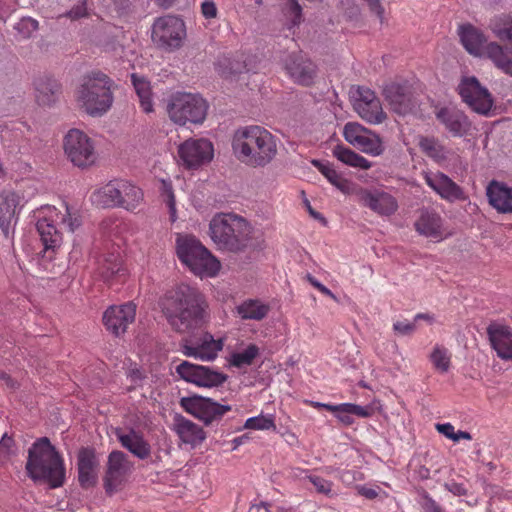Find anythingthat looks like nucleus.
Masks as SVG:
<instances>
[{
  "label": "nucleus",
  "instance_id": "obj_48",
  "mask_svg": "<svg viewBox=\"0 0 512 512\" xmlns=\"http://www.w3.org/2000/svg\"><path fill=\"white\" fill-rule=\"evenodd\" d=\"M16 453L17 448L14 439L4 433L0 440V465L6 463Z\"/></svg>",
  "mask_w": 512,
  "mask_h": 512
},
{
  "label": "nucleus",
  "instance_id": "obj_31",
  "mask_svg": "<svg viewBox=\"0 0 512 512\" xmlns=\"http://www.w3.org/2000/svg\"><path fill=\"white\" fill-rule=\"evenodd\" d=\"M174 425L181 441L193 447L200 445L206 438L202 427L181 415L175 417Z\"/></svg>",
  "mask_w": 512,
  "mask_h": 512
},
{
  "label": "nucleus",
  "instance_id": "obj_54",
  "mask_svg": "<svg viewBox=\"0 0 512 512\" xmlns=\"http://www.w3.org/2000/svg\"><path fill=\"white\" fill-rule=\"evenodd\" d=\"M418 503L423 512H443V508L425 490L420 493Z\"/></svg>",
  "mask_w": 512,
  "mask_h": 512
},
{
  "label": "nucleus",
  "instance_id": "obj_63",
  "mask_svg": "<svg viewBox=\"0 0 512 512\" xmlns=\"http://www.w3.org/2000/svg\"><path fill=\"white\" fill-rule=\"evenodd\" d=\"M155 5L162 9H170L174 7L179 0H152Z\"/></svg>",
  "mask_w": 512,
  "mask_h": 512
},
{
  "label": "nucleus",
  "instance_id": "obj_43",
  "mask_svg": "<svg viewBox=\"0 0 512 512\" xmlns=\"http://www.w3.org/2000/svg\"><path fill=\"white\" fill-rule=\"evenodd\" d=\"M429 360L434 369L441 374H445L450 370L451 353L442 345H435L433 347L432 352L429 355Z\"/></svg>",
  "mask_w": 512,
  "mask_h": 512
},
{
  "label": "nucleus",
  "instance_id": "obj_18",
  "mask_svg": "<svg viewBox=\"0 0 512 512\" xmlns=\"http://www.w3.org/2000/svg\"><path fill=\"white\" fill-rule=\"evenodd\" d=\"M132 465L128 456L122 451H112L108 456L107 469L104 477V489L112 495L131 471Z\"/></svg>",
  "mask_w": 512,
  "mask_h": 512
},
{
  "label": "nucleus",
  "instance_id": "obj_44",
  "mask_svg": "<svg viewBox=\"0 0 512 512\" xmlns=\"http://www.w3.org/2000/svg\"><path fill=\"white\" fill-rule=\"evenodd\" d=\"M259 355V348L255 344H249L243 351L231 355V364L237 368L249 366Z\"/></svg>",
  "mask_w": 512,
  "mask_h": 512
},
{
  "label": "nucleus",
  "instance_id": "obj_4",
  "mask_svg": "<svg viewBox=\"0 0 512 512\" xmlns=\"http://www.w3.org/2000/svg\"><path fill=\"white\" fill-rule=\"evenodd\" d=\"M252 228L241 216L233 213L215 215L209 223V235L219 250L244 251L250 243Z\"/></svg>",
  "mask_w": 512,
  "mask_h": 512
},
{
  "label": "nucleus",
  "instance_id": "obj_37",
  "mask_svg": "<svg viewBox=\"0 0 512 512\" xmlns=\"http://www.w3.org/2000/svg\"><path fill=\"white\" fill-rule=\"evenodd\" d=\"M332 152L339 161L348 166L363 170H367L371 167L369 160L343 145H336Z\"/></svg>",
  "mask_w": 512,
  "mask_h": 512
},
{
  "label": "nucleus",
  "instance_id": "obj_59",
  "mask_svg": "<svg viewBox=\"0 0 512 512\" xmlns=\"http://www.w3.org/2000/svg\"><path fill=\"white\" fill-rule=\"evenodd\" d=\"M444 487L455 496H465L467 494V489L462 483L452 481L445 483Z\"/></svg>",
  "mask_w": 512,
  "mask_h": 512
},
{
  "label": "nucleus",
  "instance_id": "obj_42",
  "mask_svg": "<svg viewBox=\"0 0 512 512\" xmlns=\"http://www.w3.org/2000/svg\"><path fill=\"white\" fill-rule=\"evenodd\" d=\"M121 271V257L117 253L107 254L100 262L99 274L105 282H110Z\"/></svg>",
  "mask_w": 512,
  "mask_h": 512
},
{
  "label": "nucleus",
  "instance_id": "obj_38",
  "mask_svg": "<svg viewBox=\"0 0 512 512\" xmlns=\"http://www.w3.org/2000/svg\"><path fill=\"white\" fill-rule=\"evenodd\" d=\"M131 81L134 86L135 92L139 98L140 106L145 113L153 111L152 90L150 82L144 77L138 76L133 73Z\"/></svg>",
  "mask_w": 512,
  "mask_h": 512
},
{
  "label": "nucleus",
  "instance_id": "obj_40",
  "mask_svg": "<svg viewBox=\"0 0 512 512\" xmlns=\"http://www.w3.org/2000/svg\"><path fill=\"white\" fill-rule=\"evenodd\" d=\"M489 28L496 38L502 42H512V16L499 14L494 16L489 23Z\"/></svg>",
  "mask_w": 512,
  "mask_h": 512
},
{
  "label": "nucleus",
  "instance_id": "obj_61",
  "mask_svg": "<svg viewBox=\"0 0 512 512\" xmlns=\"http://www.w3.org/2000/svg\"><path fill=\"white\" fill-rule=\"evenodd\" d=\"M436 428L440 433L445 435L447 438L454 440L455 429L452 424H450V423L437 424Z\"/></svg>",
  "mask_w": 512,
  "mask_h": 512
},
{
  "label": "nucleus",
  "instance_id": "obj_46",
  "mask_svg": "<svg viewBox=\"0 0 512 512\" xmlns=\"http://www.w3.org/2000/svg\"><path fill=\"white\" fill-rule=\"evenodd\" d=\"M244 427L251 430H275L276 425L273 415H259L246 420Z\"/></svg>",
  "mask_w": 512,
  "mask_h": 512
},
{
  "label": "nucleus",
  "instance_id": "obj_28",
  "mask_svg": "<svg viewBox=\"0 0 512 512\" xmlns=\"http://www.w3.org/2000/svg\"><path fill=\"white\" fill-rule=\"evenodd\" d=\"M99 461L93 448H81L77 455L78 481L82 488L93 487L97 482Z\"/></svg>",
  "mask_w": 512,
  "mask_h": 512
},
{
  "label": "nucleus",
  "instance_id": "obj_15",
  "mask_svg": "<svg viewBox=\"0 0 512 512\" xmlns=\"http://www.w3.org/2000/svg\"><path fill=\"white\" fill-rule=\"evenodd\" d=\"M351 93L353 108L363 120L370 124H380L386 119V114L374 91L358 86Z\"/></svg>",
  "mask_w": 512,
  "mask_h": 512
},
{
  "label": "nucleus",
  "instance_id": "obj_52",
  "mask_svg": "<svg viewBox=\"0 0 512 512\" xmlns=\"http://www.w3.org/2000/svg\"><path fill=\"white\" fill-rule=\"evenodd\" d=\"M146 374L138 367H132L127 372V379L130 381L128 391L134 390L143 386V381L146 379Z\"/></svg>",
  "mask_w": 512,
  "mask_h": 512
},
{
  "label": "nucleus",
  "instance_id": "obj_57",
  "mask_svg": "<svg viewBox=\"0 0 512 512\" xmlns=\"http://www.w3.org/2000/svg\"><path fill=\"white\" fill-rule=\"evenodd\" d=\"M393 330L398 335L409 336L415 332L416 324L409 321H397L393 324Z\"/></svg>",
  "mask_w": 512,
  "mask_h": 512
},
{
  "label": "nucleus",
  "instance_id": "obj_12",
  "mask_svg": "<svg viewBox=\"0 0 512 512\" xmlns=\"http://www.w3.org/2000/svg\"><path fill=\"white\" fill-rule=\"evenodd\" d=\"M177 152L184 168L196 170L212 161L214 146L206 138H189L178 146Z\"/></svg>",
  "mask_w": 512,
  "mask_h": 512
},
{
  "label": "nucleus",
  "instance_id": "obj_29",
  "mask_svg": "<svg viewBox=\"0 0 512 512\" xmlns=\"http://www.w3.org/2000/svg\"><path fill=\"white\" fill-rule=\"evenodd\" d=\"M486 196L489 205L498 213H512V187L507 183L491 180L486 186Z\"/></svg>",
  "mask_w": 512,
  "mask_h": 512
},
{
  "label": "nucleus",
  "instance_id": "obj_3",
  "mask_svg": "<svg viewBox=\"0 0 512 512\" xmlns=\"http://www.w3.org/2000/svg\"><path fill=\"white\" fill-rule=\"evenodd\" d=\"M25 469L33 481L46 483L52 489L65 482L63 459L47 437L38 438L31 445Z\"/></svg>",
  "mask_w": 512,
  "mask_h": 512
},
{
  "label": "nucleus",
  "instance_id": "obj_5",
  "mask_svg": "<svg viewBox=\"0 0 512 512\" xmlns=\"http://www.w3.org/2000/svg\"><path fill=\"white\" fill-rule=\"evenodd\" d=\"M115 82L101 71L86 74L76 90L78 104L90 116H102L113 105Z\"/></svg>",
  "mask_w": 512,
  "mask_h": 512
},
{
  "label": "nucleus",
  "instance_id": "obj_53",
  "mask_svg": "<svg viewBox=\"0 0 512 512\" xmlns=\"http://www.w3.org/2000/svg\"><path fill=\"white\" fill-rule=\"evenodd\" d=\"M284 11L287 15L291 16L293 25L300 24L302 20V8L297 0H286Z\"/></svg>",
  "mask_w": 512,
  "mask_h": 512
},
{
  "label": "nucleus",
  "instance_id": "obj_62",
  "mask_svg": "<svg viewBox=\"0 0 512 512\" xmlns=\"http://www.w3.org/2000/svg\"><path fill=\"white\" fill-rule=\"evenodd\" d=\"M309 404L314 408L326 409L332 413L341 409L342 407H346L345 405H338V404L334 405V404L321 403V402H315V401H310Z\"/></svg>",
  "mask_w": 512,
  "mask_h": 512
},
{
  "label": "nucleus",
  "instance_id": "obj_36",
  "mask_svg": "<svg viewBox=\"0 0 512 512\" xmlns=\"http://www.w3.org/2000/svg\"><path fill=\"white\" fill-rule=\"evenodd\" d=\"M143 201L142 190L126 180H120V207L135 210Z\"/></svg>",
  "mask_w": 512,
  "mask_h": 512
},
{
  "label": "nucleus",
  "instance_id": "obj_7",
  "mask_svg": "<svg viewBox=\"0 0 512 512\" xmlns=\"http://www.w3.org/2000/svg\"><path fill=\"white\" fill-rule=\"evenodd\" d=\"M176 252L179 260L197 276L214 277L221 268L219 260L195 236H179Z\"/></svg>",
  "mask_w": 512,
  "mask_h": 512
},
{
  "label": "nucleus",
  "instance_id": "obj_34",
  "mask_svg": "<svg viewBox=\"0 0 512 512\" xmlns=\"http://www.w3.org/2000/svg\"><path fill=\"white\" fill-rule=\"evenodd\" d=\"M270 306L257 299H248L236 307V312L242 320H263L269 313Z\"/></svg>",
  "mask_w": 512,
  "mask_h": 512
},
{
  "label": "nucleus",
  "instance_id": "obj_2",
  "mask_svg": "<svg viewBox=\"0 0 512 512\" xmlns=\"http://www.w3.org/2000/svg\"><path fill=\"white\" fill-rule=\"evenodd\" d=\"M232 148L236 157L253 168H263L277 155L276 137L264 127L246 126L235 131Z\"/></svg>",
  "mask_w": 512,
  "mask_h": 512
},
{
  "label": "nucleus",
  "instance_id": "obj_55",
  "mask_svg": "<svg viewBox=\"0 0 512 512\" xmlns=\"http://www.w3.org/2000/svg\"><path fill=\"white\" fill-rule=\"evenodd\" d=\"M307 479L313 484L318 493L330 495L332 491V482L317 475H309Z\"/></svg>",
  "mask_w": 512,
  "mask_h": 512
},
{
  "label": "nucleus",
  "instance_id": "obj_13",
  "mask_svg": "<svg viewBox=\"0 0 512 512\" xmlns=\"http://www.w3.org/2000/svg\"><path fill=\"white\" fill-rule=\"evenodd\" d=\"M457 91L462 101L478 114L487 116L494 105L491 93L475 76L462 77Z\"/></svg>",
  "mask_w": 512,
  "mask_h": 512
},
{
  "label": "nucleus",
  "instance_id": "obj_56",
  "mask_svg": "<svg viewBox=\"0 0 512 512\" xmlns=\"http://www.w3.org/2000/svg\"><path fill=\"white\" fill-rule=\"evenodd\" d=\"M87 14V0H79L78 3L63 14V16L71 20H77L87 16Z\"/></svg>",
  "mask_w": 512,
  "mask_h": 512
},
{
  "label": "nucleus",
  "instance_id": "obj_16",
  "mask_svg": "<svg viewBox=\"0 0 512 512\" xmlns=\"http://www.w3.org/2000/svg\"><path fill=\"white\" fill-rule=\"evenodd\" d=\"M136 305L127 302L121 305H112L103 313V324L108 332L120 337L127 332L130 324L135 321Z\"/></svg>",
  "mask_w": 512,
  "mask_h": 512
},
{
  "label": "nucleus",
  "instance_id": "obj_24",
  "mask_svg": "<svg viewBox=\"0 0 512 512\" xmlns=\"http://www.w3.org/2000/svg\"><path fill=\"white\" fill-rule=\"evenodd\" d=\"M491 349L503 361H512V328L497 322L490 323L486 328Z\"/></svg>",
  "mask_w": 512,
  "mask_h": 512
},
{
  "label": "nucleus",
  "instance_id": "obj_8",
  "mask_svg": "<svg viewBox=\"0 0 512 512\" xmlns=\"http://www.w3.org/2000/svg\"><path fill=\"white\" fill-rule=\"evenodd\" d=\"M208 104L200 95L178 92L173 94L167 104L170 119L179 125L187 122L201 124L207 115Z\"/></svg>",
  "mask_w": 512,
  "mask_h": 512
},
{
  "label": "nucleus",
  "instance_id": "obj_32",
  "mask_svg": "<svg viewBox=\"0 0 512 512\" xmlns=\"http://www.w3.org/2000/svg\"><path fill=\"white\" fill-rule=\"evenodd\" d=\"M34 88L36 101L43 106L53 104L61 92L59 82L48 76H40L35 79Z\"/></svg>",
  "mask_w": 512,
  "mask_h": 512
},
{
  "label": "nucleus",
  "instance_id": "obj_10",
  "mask_svg": "<svg viewBox=\"0 0 512 512\" xmlns=\"http://www.w3.org/2000/svg\"><path fill=\"white\" fill-rule=\"evenodd\" d=\"M186 36L184 21L175 15L157 18L152 26V41L166 50L177 49Z\"/></svg>",
  "mask_w": 512,
  "mask_h": 512
},
{
  "label": "nucleus",
  "instance_id": "obj_26",
  "mask_svg": "<svg viewBox=\"0 0 512 512\" xmlns=\"http://www.w3.org/2000/svg\"><path fill=\"white\" fill-rule=\"evenodd\" d=\"M48 214L39 218L36 223V228L43 245L44 253H50L49 258L62 244V233L55 226L53 216H59L55 208H47Z\"/></svg>",
  "mask_w": 512,
  "mask_h": 512
},
{
  "label": "nucleus",
  "instance_id": "obj_20",
  "mask_svg": "<svg viewBox=\"0 0 512 512\" xmlns=\"http://www.w3.org/2000/svg\"><path fill=\"white\" fill-rule=\"evenodd\" d=\"M383 96L391 110L399 115L410 113L415 106L412 91L407 83L386 84L383 88Z\"/></svg>",
  "mask_w": 512,
  "mask_h": 512
},
{
  "label": "nucleus",
  "instance_id": "obj_25",
  "mask_svg": "<svg viewBox=\"0 0 512 512\" xmlns=\"http://www.w3.org/2000/svg\"><path fill=\"white\" fill-rule=\"evenodd\" d=\"M414 227L420 235L434 239L436 242H440L451 235L444 228V219L432 209H421Z\"/></svg>",
  "mask_w": 512,
  "mask_h": 512
},
{
  "label": "nucleus",
  "instance_id": "obj_1",
  "mask_svg": "<svg viewBox=\"0 0 512 512\" xmlns=\"http://www.w3.org/2000/svg\"><path fill=\"white\" fill-rule=\"evenodd\" d=\"M160 307L172 329L182 334L202 329L211 319L210 305L204 293L187 284L166 291Z\"/></svg>",
  "mask_w": 512,
  "mask_h": 512
},
{
  "label": "nucleus",
  "instance_id": "obj_35",
  "mask_svg": "<svg viewBox=\"0 0 512 512\" xmlns=\"http://www.w3.org/2000/svg\"><path fill=\"white\" fill-rule=\"evenodd\" d=\"M93 197L103 207H120V180L110 181L94 192Z\"/></svg>",
  "mask_w": 512,
  "mask_h": 512
},
{
  "label": "nucleus",
  "instance_id": "obj_14",
  "mask_svg": "<svg viewBox=\"0 0 512 512\" xmlns=\"http://www.w3.org/2000/svg\"><path fill=\"white\" fill-rule=\"evenodd\" d=\"M180 406L189 414L201 420L205 425L220 420L227 412L231 411L230 405L219 404L211 398L194 394L182 397Z\"/></svg>",
  "mask_w": 512,
  "mask_h": 512
},
{
  "label": "nucleus",
  "instance_id": "obj_9",
  "mask_svg": "<svg viewBox=\"0 0 512 512\" xmlns=\"http://www.w3.org/2000/svg\"><path fill=\"white\" fill-rule=\"evenodd\" d=\"M63 149L68 160L79 168L95 164L97 153L92 139L79 129H70L63 139Z\"/></svg>",
  "mask_w": 512,
  "mask_h": 512
},
{
  "label": "nucleus",
  "instance_id": "obj_39",
  "mask_svg": "<svg viewBox=\"0 0 512 512\" xmlns=\"http://www.w3.org/2000/svg\"><path fill=\"white\" fill-rule=\"evenodd\" d=\"M341 405L348 407H342L335 411L334 415L345 426H350L354 423L352 415H356L361 418H368L373 414V410L369 406H360L353 403H342Z\"/></svg>",
  "mask_w": 512,
  "mask_h": 512
},
{
  "label": "nucleus",
  "instance_id": "obj_6",
  "mask_svg": "<svg viewBox=\"0 0 512 512\" xmlns=\"http://www.w3.org/2000/svg\"><path fill=\"white\" fill-rule=\"evenodd\" d=\"M458 35L463 47L474 56H485L504 74L512 77V56L497 42H487L484 33L472 24L459 26Z\"/></svg>",
  "mask_w": 512,
  "mask_h": 512
},
{
  "label": "nucleus",
  "instance_id": "obj_58",
  "mask_svg": "<svg viewBox=\"0 0 512 512\" xmlns=\"http://www.w3.org/2000/svg\"><path fill=\"white\" fill-rule=\"evenodd\" d=\"M200 11L205 19H214L218 15V8L213 0H204L200 5Z\"/></svg>",
  "mask_w": 512,
  "mask_h": 512
},
{
  "label": "nucleus",
  "instance_id": "obj_21",
  "mask_svg": "<svg viewBox=\"0 0 512 512\" xmlns=\"http://www.w3.org/2000/svg\"><path fill=\"white\" fill-rule=\"evenodd\" d=\"M435 117L454 137H463L471 132V121L464 111L456 107H441L435 111Z\"/></svg>",
  "mask_w": 512,
  "mask_h": 512
},
{
  "label": "nucleus",
  "instance_id": "obj_22",
  "mask_svg": "<svg viewBox=\"0 0 512 512\" xmlns=\"http://www.w3.org/2000/svg\"><path fill=\"white\" fill-rule=\"evenodd\" d=\"M285 70L296 84L310 86L317 76V66L301 54H292L285 61Z\"/></svg>",
  "mask_w": 512,
  "mask_h": 512
},
{
  "label": "nucleus",
  "instance_id": "obj_60",
  "mask_svg": "<svg viewBox=\"0 0 512 512\" xmlns=\"http://www.w3.org/2000/svg\"><path fill=\"white\" fill-rule=\"evenodd\" d=\"M356 490L359 495H361L369 500H373V499L377 498L379 495L378 491L376 489L369 488L364 485H358L356 487Z\"/></svg>",
  "mask_w": 512,
  "mask_h": 512
},
{
  "label": "nucleus",
  "instance_id": "obj_11",
  "mask_svg": "<svg viewBox=\"0 0 512 512\" xmlns=\"http://www.w3.org/2000/svg\"><path fill=\"white\" fill-rule=\"evenodd\" d=\"M26 203L23 192L12 189L0 192V229L6 239H13L15 227Z\"/></svg>",
  "mask_w": 512,
  "mask_h": 512
},
{
  "label": "nucleus",
  "instance_id": "obj_41",
  "mask_svg": "<svg viewBox=\"0 0 512 512\" xmlns=\"http://www.w3.org/2000/svg\"><path fill=\"white\" fill-rule=\"evenodd\" d=\"M357 143L354 147L371 156H380L385 150L380 136L369 129Z\"/></svg>",
  "mask_w": 512,
  "mask_h": 512
},
{
  "label": "nucleus",
  "instance_id": "obj_50",
  "mask_svg": "<svg viewBox=\"0 0 512 512\" xmlns=\"http://www.w3.org/2000/svg\"><path fill=\"white\" fill-rule=\"evenodd\" d=\"M14 28L22 38L27 39L38 30L39 23L34 18L23 17L15 24Z\"/></svg>",
  "mask_w": 512,
  "mask_h": 512
},
{
  "label": "nucleus",
  "instance_id": "obj_49",
  "mask_svg": "<svg viewBox=\"0 0 512 512\" xmlns=\"http://www.w3.org/2000/svg\"><path fill=\"white\" fill-rule=\"evenodd\" d=\"M161 194L164 197V201L169 209L170 221L175 222L176 216V202L173 192V188L170 182L162 181Z\"/></svg>",
  "mask_w": 512,
  "mask_h": 512
},
{
  "label": "nucleus",
  "instance_id": "obj_23",
  "mask_svg": "<svg viewBox=\"0 0 512 512\" xmlns=\"http://www.w3.org/2000/svg\"><path fill=\"white\" fill-rule=\"evenodd\" d=\"M424 180L435 193L448 202L467 199L463 188L443 172L426 173Z\"/></svg>",
  "mask_w": 512,
  "mask_h": 512
},
{
  "label": "nucleus",
  "instance_id": "obj_17",
  "mask_svg": "<svg viewBox=\"0 0 512 512\" xmlns=\"http://www.w3.org/2000/svg\"><path fill=\"white\" fill-rule=\"evenodd\" d=\"M176 373L186 382L202 387L219 386L227 379V376L223 373L213 371L205 366L192 364L188 361L181 362L176 367Z\"/></svg>",
  "mask_w": 512,
  "mask_h": 512
},
{
  "label": "nucleus",
  "instance_id": "obj_30",
  "mask_svg": "<svg viewBox=\"0 0 512 512\" xmlns=\"http://www.w3.org/2000/svg\"><path fill=\"white\" fill-rule=\"evenodd\" d=\"M115 435L122 447L127 449L137 458L144 460L150 456V444L134 429H130L129 432L125 433L121 428H117L115 430Z\"/></svg>",
  "mask_w": 512,
  "mask_h": 512
},
{
  "label": "nucleus",
  "instance_id": "obj_33",
  "mask_svg": "<svg viewBox=\"0 0 512 512\" xmlns=\"http://www.w3.org/2000/svg\"><path fill=\"white\" fill-rule=\"evenodd\" d=\"M418 146L427 157L438 164L448 159L449 150L434 136H420Z\"/></svg>",
  "mask_w": 512,
  "mask_h": 512
},
{
  "label": "nucleus",
  "instance_id": "obj_47",
  "mask_svg": "<svg viewBox=\"0 0 512 512\" xmlns=\"http://www.w3.org/2000/svg\"><path fill=\"white\" fill-rule=\"evenodd\" d=\"M366 131L367 128H365L361 124L356 122H348L344 126L343 136L349 144L355 146L356 144H358V139H360L364 134H366Z\"/></svg>",
  "mask_w": 512,
  "mask_h": 512
},
{
  "label": "nucleus",
  "instance_id": "obj_45",
  "mask_svg": "<svg viewBox=\"0 0 512 512\" xmlns=\"http://www.w3.org/2000/svg\"><path fill=\"white\" fill-rule=\"evenodd\" d=\"M313 165L319 169V171L327 178V180L337 187L341 191H345L347 188V180L343 179L342 176L328 163L324 164L318 160L312 161Z\"/></svg>",
  "mask_w": 512,
  "mask_h": 512
},
{
  "label": "nucleus",
  "instance_id": "obj_27",
  "mask_svg": "<svg viewBox=\"0 0 512 512\" xmlns=\"http://www.w3.org/2000/svg\"><path fill=\"white\" fill-rule=\"evenodd\" d=\"M222 347L221 340H215L211 334L205 333L195 342L186 341L182 346V353L187 357L210 361L216 358Z\"/></svg>",
  "mask_w": 512,
  "mask_h": 512
},
{
  "label": "nucleus",
  "instance_id": "obj_64",
  "mask_svg": "<svg viewBox=\"0 0 512 512\" xmlns=\"http://www.w3.org/2000/svg\"><path fill=\"white\" fill-rule=\"evenodd\" d=\"M248 512H269V504L267 502L253 504L249 507Z\"/></svg>",
  "mask_w": 512,
  "mask_h": 512
},
{
  "label": "nucleus",
  "instance_id": "obj_51",
  "mask_svg": "<svg viewBox=\"0 0 512 512\" xmlns=\"http://www.w3.org/2000/svg\"><path fill=\"white\" fill-rule=\"evenodd\" d=\"M59 216H56L60 219V221L66 225L69 231L74 232L80 225L81 219L80 216L76 213H71L68 205L65 204V214L58 213Z\"/></svg>",
  "mask_w": 512,
  "mask_h": 512
},
{
  "label": "nucleus",
  "instance_id": "obj_19",
  "mask_svg": "<svg viewBox=\"0 0 512 512\" xmlns=\"http://www.w3.org/2000/svg\"><path fill=\"white\" fill-rule=\"evenodd\" d=\"M357 197L362 206L380 216L389 217L398 210L397 199L385 191L360 189Z\"/></svg>",
  "mask_w": 512,
  "mask_h": 512
}]
</instances>
